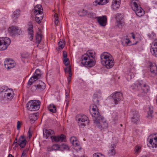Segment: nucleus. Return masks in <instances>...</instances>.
Instances as JSON below:
<instances>
[{
	"mask_svg": "<svg viewBox=\"0 0 157 157\" xmlns=\"http://www.w3.org/2000/svg\"><path fill=\"white\" fill-rule=\"evenodd\" d=\"M30 24V27H29L28 29V33L29 39L31 41H32L33 38V26L31 23H29Z\"/></svg>",
	"mask_w": 157,
	"mask_h": 157,
	"instance_id": "obj_24",
	"label": "nucleus"
},
{
	"mask_svg": "<svg viewBox=\"0 0 157 157\" xmlns=\"http://www.w3.org/2000/svg\"><path fill=\"white\" fill-rule=\"evenodd\" d=\"M63 58H66L67 57V53L65 51H63Z\"/></svg>",
	"mask_w": 157,
	"mask_h": 157,
	"instance_id": "obj_50",
	"label": "nucleus"
},
{
	"mask_svg": "<svg viewBox=\"0 0 157 157\" xmlns=\"http://www.w3.org/2000/svg\"><path fill=\"white\" fill-rule=\"evenodd\" d=\"M130 115L131 121L133 123L137 124L140 121V116L138 111L132 110L130 112Z\"/></svg>",
	"mask_w": 157,
	"mask_h": 157,
	"instance_id": "obj_9",
	"label": "nucleus"
},
{
	"mask_svg": "<svg viewBox=\"0 0 157 157\" xmlns=\"http://www.w3.org/2000/svg\"><path fill=\"white\" fill-rule=\"evenodd\" d=\"M112 58V56L109 53L107 52H104L100 56L101 64L105 63L106 61L109 60Z\"/></svg>",
	"mask_w": 157,
	"mask_h": 157,
	"instance_id": "obj_15",
	"label": "nucleus"
},
{
	"mask_svg": "<svg viewBox=\"0 0 157 157\" xmlns=\"http://www.w3.org/2000/svg\"><path fill=\"white\" fill-rule=\"evenodd\" d=\"M90 112L94 117V123L98 128L101 130L108 127L107 123L104 117L100 115L96 105L92 104L90 105Z\"/></svg>",
	"mask_w": 157,
	"mask_h": 157,
	"instance_id": "obj_1",
	"label": "nucleus"
},
{
	"mask_svg": "<svg viewBox=\"0 0 157 157\" xmlns=\"http://www.w3.org/2000/svg\"><path fill=\"white\" fill-rule=\"evenodd\" d=\"M131 34L132 35V37L133 39H134L135 38V36L134 35V33H131Z\"/></svg>",
	"mask_w": 157,
	"mask_h": 157,
	"instance_id": "obj_58",
	"label": "nucleus"
},
{
	"mask_svg": "<svg viewBox=\"0 0 157 157\" xmlns=\"http://www.w3.org/2000/svg\"><path fill=\"white\" fill-rule=\"evenodd\" d=\"M30 117H32L35 121H36L38 118V115L37 113H34L30 116Z\"/></svg>",
	"mask_w": 157,
	"mask_h": 157,
	"instance_id": "obj_44",
	"label": "nucleus"
},
{
	"mask_svg": "<svg viewBox=\"0 0 157 157\" xmlns=\"http://www.w3.org/2000/svg\"><path fill=\"white\" fill-rule=\"evenodd\" d=\"M11 43L10 39L7 37L0 38V50H6Z\"/></svg>",
	"mask_w": 157,
	"mask_h": 157,
	"instance_id": "obj_8",
	"label": "nucleus"
},
{
	"mask_svg": "<svg viewBox=\"0 0 157 157\" xmlns=\"http://www.w3.org/2000/svg\"><path fill=\"white\" fill-rule=\"evenodd\" d=\"M151 136H150L148 138L147 141L149 142L150 145H148L149 146H151L152 148L157 147V136L155 135L153 136V137L151 138Z\"/></svg>",
	"mask_w": 157,
	"mask_h": 157,
	"instance_id": "obj_12",
	"label": "nucleus"
},
{
	"mask_svg": "<svg viewBox=\"0 0 157 157\" xmlns=\"http://www.w3.org/2000/svg\"><path fill=\"white\" fill-rule=\"evenodd\" d=\"M52 149L53 151L60 150V145L58 144H53L52 146Z\"/></svg>",
	"mask_w": 157,
	"mask_h": 157,
	"instance_id": "obj_36",
	"label": "nucleus"
},
{
	"mask_svg": "<svg viewBox=\"0 0 157 157\" xmlns=\"http://www.w3.org/2000/svg\"><path fill=\"white\" fill-rule=\"evenodd\" d=\"M27 141L26 139L21 140V139H19L18 140V144L21 148H24L25 146Z\"/></svg>",
	"mask_w": 157,
	"mask_h": 157,
	"instance_id": "obj_31",
	"label": "nucleus"
},
{
	"mask_svg": "<svg viewBox=\"0 0 157 157\" xmlns=\"http://www.w3.org/2000/svg\"><path fill=\"white\" fill-rule=\"evenodd\" d=\"M48 150V151H53V150L52 149V146L51 147H48L47 148Z\"/></svg>",
	"mask_w": 157,
	"mask_h": 157,
	"instance_id": "obj_54",
	"label": "nucleus"
},
{
	"mask_svg": "<svg viewBox=\"0 0 157 157\" xmlns=\"http://www.w3.org/2000/svg\"><path fill=\"white\" fill-rule=\"evenodd\" d=\"M70 141L72 145L75 146H78L79 145V143L75 137H71L70 139Z\"/></svg>",
	"mask_w": 157,
	"mask_h": 157,
	"instance_id": "obj_28",
	"label": "nucleus"
},
{
	"mask_svg": "<svg viewBox=\"0 0 157 157\" xmlns=\"http://www.w3.org/2000/svg\"><path fill=\"white\" fill-rule=\"evenodd\" d=\"M117 21V25L118 27L122 26L124 24L123 15L121 13H117L116 16Z\"/></svg>",
	"mask_w": 157,
	"mask_h": 157,
	"instance_id": "obj_19",
	"label": "nucleus"
},
{
	"mask_svg": "<svg viewBox=\"0 0 157 157\" xmlns=\"http://www.w3.org/2000/svg\"><path fill=\"white\" fill-rule=\"evenodd\" d=\"M20 15V10H16L14 11L13 14V17L17 18L18 17V16Z\"/></svg>",
	"mask_w": 157,
	"mask_h": 157,
	"instance_id": "obj_39",
	"label": "nucleus"
},
{
	"mask_svg": "<svg viewBox=\"0 0 157 157\" xmlns=\"http://www.w3.org/2000/svg\"><path fill=\"white\" fill-rule=\"evenodd\" d=\"M153 112V108L152 106H150L149 107V111L148 112L147 117L151 119L152 117V114Z\"/></svg>",
	"mask_w": 157,
	"mask_h": 157,
	"instance_id": "obj_33",
	"label": "nucleus"
},
{
	"mask_svg": "<svg viewBox=\"0 0 157 157\" xmlns=\"http://www.w3.org/2000/svg\"><path fill=\"white\" fill-rule=\"evenodd\" d=\"M37 83L36 85L33 86V88H35L36 90H38L41 91L45 88V84L41 81H38L37 82Z\"/></svg>",
	"mask_w": 157,
	"mask_h": 157,
	"instance_id": "obj_18",
	"label": "nucleus"
},
{
	"mask_svg": "<svg viewBox=\"0 0 157 157\" xmlns=\"http://www.w3.org/2000/svg\"><path fill=\"white\" fill-rule=\"evenodd\" d=\"M110 150H109L108 155L109 156H113L116 153L115 148L116 146L115 144H112L109 146Z\"/></svg>",
	"mask_w": 157,
	"mask_h": 157,
	"instance_id": "obj_22",
	"label": "nucleus"
},
{
	"mask_svg": "<svg viewBox=\"0 0 157 157\" xmlns=\"http://www.w3.org/2000/svg\"><path fill=\"white\" fill-rule=\"evenodd\" d=\"M28 134H29V138H31L32 136V132L30 131V128L28 132Z\"/></svg>",
	"mask_w": 157,
	"mask_h": 157,
	"instance_id": "obj_49",
	"label": "nucleus"
},
{
	"mask_svg": "<svg viewBox=\"0 0 157 157\" xmlns=\"http://www.w3.org/2000/svg\"><path fill=\"white\" fill-rule=\"evenodd\" d=\"M117 119V116H116V117H115V119L114 121H115Z\"/></svg>",
	"mask_w": 157,
	"mask_h": 157,
	"instance_id": "obj_62",
	"label": "nucleus"
},
{
	"mask_svg": "<svg viewBox=\"0 0 157 157\" xmlns=\"http://www.w3.org/2000/svg\"><path fill=\"white\" fill-rule=\"evenodd\" d=\"M81 157H85V156H82Z\"/></svg>",
	"mask_w": 157,
	"mask_h": 157,
	"instance_id": "obj_64",
	"label": "nucleus"
},
{
	"mask_svg": "<svg viewBox=\"0 0 157 157\" xmlns=\"http://www.w3.org/2000/svg\"><path fill=\"white\" fill-rule=\"evenodd\" d=\"M42 74L37 73L35 72L33 75L30 78L28 84L29 85H31L33 83L39 79L41 77Z\"/></svg>",
	"mask_w": 157,
	"mask_h": 157,
	"instance_id": "obj_17",
	"label": "nucleus"
},
{
	"mask_svg": "<svg viewBox=\"0 0 157 157\" xmlns=\"http://www.w3.org/2000/svg\"><path fill=\"white\" fill-rule=\"evenodd\" d=\"M35 72L36 73H39L41 74H42L41 71L39 69H36V71H35Z\"/></svg>",
	"mask_w": 157,
	"mask_h": 157,
	"instance_id": "obj_52",
	"label": "nucleus"
},
{
	"mask_svg": "<svg viewBox=\"0 0 157 157\" xmlns=\"http://www.w3.org/2000/svg\"><path fill=\"white\" fill-rule=\"evenodd\" d=\"M72 74H69L68 77L67 78V81L68 84H69L70 82L71 79V78Z\"/></svg>",
	"mask_w": 157,
	"mask_h": 157,
	"instance_id": "obj_48",
	"label": "nucleus"
},
{
	"mask_svg": "<svg viewBox=\"0 0 157 157\" xmlns=\"http://www.w3.org/2000/svg\"><path fill=\"white\" fill-rule=\"evenodd\" d=\"M134 75L133 74H132L131 73H128L127 75V78L128 79H131L132 78L134 77Z\"/></svg>",
	"mask_w": 157,
	"mask_h": 157,
	"instance_id": "obj_45",
	"label": "nucleus"
},
{
	"mask_svg": "<svg viewBox=\"0 0 157 157\" xmlns=\"http://www.w3.org/2000/svg\"><path fill=\"white\" fill-rule=\"evenodd\" d=\"M141 157H147L146 156H142Z\"/></svg>",
	"mask_w": 157,
	"mask_h": 157,
	"instance_id": "obj_63",
	"label": "nucleus"
},
{
	"mask_svg": "<svg viewBox=\"0 0 157 157\" xmlns=\"http://www.w3.org/2000/svg\"><path fill=\"white\" fill-rule=\"evenodd\" d=\"M26 150H24V151H23L22 153V154H21V157H23V156H24L26 154Z\"/></svg>",
	"mask_w": 157,
	"mask_h": 157,
	"instance_id": "obj_53",
	"label": "nucleus"
},
{
	"mask_svg": "<svg viewBox=\"0 0 157 157\" xmlns=\"http://www.w3.org/2000/svg\"><path fill=\"white\" fill-rule=\"evenodd\" d=\"M8 31L10 34L12 36L17 34L20 35L22 33V31L20 28L14 26L10 27Z\"/></svg>",
	"mask_w": 157,
	"mask_h": 157,
	"instance_id": "obj_11",
	"label": "nucleus"
},
{
	"mask_svg": "<svg viewBox=\"0 0 157 157\" xmlns=\"http://www.w3.org/2000/svg\"><path fill=\"white\" fill-rule=\"evenodd\" d=\"M14 95V93L12 89H9L6 91L4 93V98L5 100L10 101L13 98Z\"/></svg>",
	"mask_w": 157,
	"mask_h": 157,
	"instance_id": "obj_13",
	"label": "nucleus"
},
{
	"mask_svg": "<svg viewBox=\"0 0 157 157\" xmlns=\"http://www.w3.org/2000/svg\"><path fill=\"white\" fill-rule=\"evenodd\" d=\"M19 139H21V140H23L24 139H25V137L24 136H21Z\"/></svg>",
	"mask_w": 157,
	"mask_h": 157,
	"instance_id": "obj_55",
	"label": "nucleus"
},
{
	"mask_svg": "<svg viewBox=\"0 0 157 157\" xmlns=\"http://www.w3.org/2000/svg\"><path fill=\"white\" fill-rule=\"evenodd\" d=\"M8 157H13V156L12 155L9 154L8 155Z\"/></svg>",
	"mask_w": 157,
	"mask_h": 157,
	"instance_id": "obj_60",
	"label": "nucleus"
},
{
	"mask_svg": "<svg viewBox=\"0 0 157 157\" xmlns=\"http://www.w3.org/2000/svg\"><path fill=\"white\" fill-rule=\"evenodd\" d=\"M112 97L114 103L116 105L118 104L119 102L122 99V94L120 92H116L115 93L112 95Z\"/></svg>",
	"mask_w": 157,
	"mask_h": 157,
	"instance_id": "obj_14",
	"label": "nucleus"
},
{
	"mask_svg": "<svg viewBox=\"0 0 157 157\" xmlns=\"http://www.w3.org/2000/svg\"><path fill=\"white\" fill-rule=\"evenodd\" d=\"M109 0H95V3L99 5H103L109 2Z\"/></svg>",
	"mask_w": 157,
	"mask_h": 157,
	"instance_id": "obj_32",
	"label": "nucleus"
},
{
	"mask_svg": "<svg viewBox=\"0 0 157 157\" xmlns=\"http://www.w3.org/2000/svg\"><path fill=\"white\" fill-rule=\"evenodd\" d=\"M154 48L150 49V51L152 54L157 57V40L154 43Z\"/></svg>",
	"mask_w": 157,
	"mask_h": 157,
	"instance_id": "obj_25",
	"label": "nucleus"
},
{
	"mask_svg": "<svg viewBox=\"0 0 157 157\" xmlns=\"http://www.w3.org/2000/svg\"><path fill=\"white\" fill-rule=\"evenodd\" d=\"M21 125L19 121H18L17 122V130H19L20 128Z\"/></svg>",
	"mask_w": 157,
	"mask_h": 157,
	"instance_id": "obj_51",
	"label": "nucleus"
},
{
	"mask_svg": "<svg viewBox=\"0 0 157 157\" xmlns=\"http://www.w3.org/2000/svg\"><path fill=\"white\" fill-rule=\"evenodd\" d=\"M150 66V71L152 74L151 76L154 77L157 74V66L155 64H151Z\"/></svg>",
	"mask_w": 157,
	"mask_h": 157,
	"instance_id": "obj_23",
	"label": "nucleus"
},
{
	"mask_svg": "<svg viewBox=\"0 0 157 157\" xmlns=\"http://www.w3.org/2000/svg\"><path fill=\"white\" fill-rule=\"evenodd\" d=\"M43 10L40 5H37L35 7L34 13L36 16L35 20L36 22L40 24L41 20L43 18L44 16L43 15Z\"/></svg>",
	"mask_w": 157,
	"mask_h": 157,
	"instance_id": "obj_4",
	"label": "nucleus"
},
{
	"mask_svg": "<svg viewBox=\"0 0 157 157\" xmlns=\"http://www.w3.org/2000/svg\"><path fill=\"white\" fill-rule=\"evenodd\" d=\"M130 40L128 39H126V40L125 41V43H126L127 44H128V43L130 42Z\"/></svg>",
	"mask_w": 157,
	"mask_h": 157,
	"instance_id": "obj_56",
	"label": "nucleus"
},
{
	"mask_svg": "<svg viewBox=\"0 0 157 157\" xmlns=\"http://www.w3.org/2000/svg\"><path fill=\"white\" fill-rule=\"evenodd\" d=\"M137 0H132L131 4L134 7L133 10L136 15L139 17L143 16L144 13V11L140 6H139L136 1Z\"/></svg>",
	"mask_w": 157,
	"mask_h": 157,
	"instance_id": "obj_7",
	"label": "nucleus"
},
{
	"mask_svg": "<svg viewBox=\"0 0 157 157\" xmlns=\"http://www.w3.org/2000/svg\"><path fill=\"white\" fill-rule=\"evenodd\" d=\"M120 0H113L112 6L113 9L116 10L120 6Z\"/></svg>",
	"mask_w": 157,
	"mask_h": 157,
	"instance_id": "obj_26",
	"label": "nucleus"
},
{
	"mask_svg": "<svg viewBox=\"0 0 157 157\" xmlns=\"http://www.w3.org/2000/svg\"><path fill=\"white\" fill-rule=\"evenodd\" d=\"M105 66L108 69L112 68L114 65V61L113 58H112L109 60H107L106 62L102 64Z\"/></svg>",
	"mask_w": 157,
	"mask_h": 157,
	"instance_id": "obj_21",
	"label": "nucleus"
},
{
	"mask_svg": "<svg viewBox=\"0 0 157 157\" xmlns=\"http://www.w3.org/2000/svg\"><path fill=\"white\" fill-rule=\"evenodd\" d=\"M6 63L5 65L6 67L8 69L14 67L15 66V64L9 61H7L6 59Z\"/></svg>",
	"mask_w": 157,
	"mask_h": 157,
	"instance_id": "obj_27",
	"label": "nucleus"
},
{
	"mask_svg": "<svg viewBox=\"0 0 157 157\" xmlns=\"http://www.w3.org/2000/svg\"><path fill=\"white\" fill-rule=\"evenodd\" d=\"M60 150H68L69 149L68 146L67 145L64 144H63L60 146Z\"/></svg>",
	"mask_w": 157,
	"mask_h": 157,
	"instance_id": "obj_38",
	"label": "nucleus"
},
{
	"mask_svg": "<svg viewBox=\"0 0 157 157\" xmlns=\"http://www.w3.org/2000/svg\"><path fill=\"white\" fill-rule=\"evenodd\" d=\"M17 138H16L15 139V140H14V141L13 144H17Z\"/></svg>",
	"mask_w": 157,
	"mask_h": 157,
	"instance_id": "obj_59",
	"label": "nucleus"
},
{
	"mask_svg": "<svg viewBox=\"0 0 157 157\" xmlns=\"http://www.w3.org/2000/svg\"><path fill=\"white\" fill-rule=\"evenodd\" d=\"M41 33V32L39 31V32L36 33V43L38 44L40 43L42 38V35Z\"/></svg>",
	"mask_w": 157,
	"mask_h": 157,
	"instance_id": "obj_29",
	"label": "nucleus"
},
{
	"mask_svg": "<svg viewBox=\"0 0 157 157\" xmlns=\"http://www.w3.org/2000/svg\"><path fill=\"white\" fill-rule=\"evenodd\" d=\"M54 18H55V25H57L59 22L58 21V17L56 13H55L54 14Z\"/></svg>",
	"mask_w": 157,
	"mask_h": 157,
	"instance_id": "obj_43",
	"label": "nucleus"
},
{
	"mask_svg": "<svg viewBox=\"0 0 157 157\" xmlns=\"http://www.w3.org/2000/svg\"><path fill=\"white\" fill-rule=\"evenodd\" d=\"M67 67L64 68V71L66 73H68L69 75L71 74V69L70 66H67Z\"/></svg>",
	"mask_w": 157,
	"mask_h": 157,
	"instance_id": "obj_40",
	"label": "nucleus"
},
{
	"mask_svg": "<svg viewBox=\"0 0 157 157\" xmlns=\"http://www.w3.org/2000/svg\"><path fill=\"white\" fill-rule=\"evenodd\" d=\"M95 52L92 50L88 51L86 54L82 56L81 63L87 67H92L95 64Z\"/></svg>",
	"mask_w": 157,
	"mask_h": 157,
	"instance_id": "obj_2",
	"label": "nucleus"
},
{
	"mask_svg": "<svg viewBox=\"0 0 157 157\" xmlns=\"http://www.w3.org/2000/svg\"><path fill=\"white\" fill-rule=\"evenodd\" d=\"M18 146V144H16L15 146V147H13V148L14 149L15 147H17Z\"/></svg>",
	"mask_w": 157,
	"mask_h": 157,
	"instance_id": "obj_61",
	"label": "nucleus"
},
{
	"mask_svg": "<svg viewBox=\"0 0 157 157\" xmlns=\"http://www.w3.org/2000/svg\"><path fill=\"white\" fill-rule=\"evenodd\" d=\"M87 10H81L78 12V14L80 16H85L87 15Z\"/></svg>",
	"mask_w": 157,
	"mask_h": 157,
	"instance_id": "obj_34",
	"label": "nucleus"
},
{
	"mask_svg": "<svg viewBox=\"0 0 157 157\" xmlns=\"http://www.w3.org/2000/svg\"><path fill=\"white\" fill-rule=\"evenodd\" d=\"M30 121L32 122V123H33L35 121L33 120V118L32 117H30Z\"/></svg>",
	"mask_w": 157,
	"mask_h": 157,
	"instance_id": "obj_57",
	"label": "nucleus"
},
{
	"mask_svg": "<svg viewBox=\"0 0 157 157\" xmlns=\"http://www.w3.org/2000/svg\"><path fill=\"white\" fill-rule=\"evenodd\" d=\"M101 97V92L100 91L96 92L94 94L93 101L97 105H99V99Z\"/></svg>",
	"mask_w": 157,
	"mask_h": 157,
	"instance_id": "obj_20",
	"label": "nucleus"
},
{
	"mask_svg": "<svg viewBox=\"0 0 157 157\" xmlns=\"http://www.w3.org/2000/svg\"><path fill=\"white\" fill-rule=\"evenodd\" d=\"M76 120L78 121L79 125L81 126L84 127L86 124L88 125L89 124V121L88 118L85 115H78L76 116Z\"/></svg>",
	"mask_w": 157,
	"mask_h": 157,
	"instance_id": "obj_6",
	"label": "nucleus"
},
{
	"mask_svg": "<svg viewBox=\"0 0 157 157\" xmlns=\"http://www.w3.org/2000/svg\"><path fill=\"white\" fill-rule=\"evenodd\" d=\"M40 105V101L39 100H31L27 104V108L30 111H36L39 109Z\"/></svg>",
	"mask_w": 157,
	"mask_h": 157,
	"instance_id": "obj_5",
	"label": "nucleus"
},
{
	"mask_svg": "<svg viewBox=\"0 0 157 157\" xmlns=\"http://www.w3.org/2000/svg\"><path fill=\"white\" fill-rule=\"evenodd\" d=\"M29 56V54L28 53H26L21 54V57L23 59L28 58Z\"/></svg>",
	"mask_w": 157,
	"mask_h": 157,
	"instance_id": "obj_42",
	"label": "nucleus"
},
{
	"mask_svg": "<svg viewBox=\"0 0 157 157\" xmlns=\"http://www.w3.org/2000/svg\"><path fill=\"white\" fill-rule=\"evenodd\" d=\"M9 89L6 86H2L0 88V92H1L5 93L6 91Z\"/></svg>",
	"mask_w": 157,
	"mask_h": 157,
	"instance_id": "obj_41",
	"label": "nucleus"
},
{
	"mask_svg": "<svg viewBox=\"0 0 157 157\" xmlns=\"http://www.w3.org/2000/svg\"><path fill=\"white\" fill-rule=\"evenodd\" d=\"M69 60V59L66 58L63 60V63L66 66H68L69 64V63L67 62Z\"/></svg>",
	"mask_w": 157,
	"mask_h": 157,
	"instance_id": "obj_46",
	"label": "nucleus"
},
{
	"mask_svg": "<svg viewBox=\"0 0 157 157\" xmlns=\"http://www.w3.org/2000/svg\"><path fill=\"white\" fill-rule=\"evenodd\" d=\"M135 89L138 90H140L141 89L143 91L146 92L148 91V87L145 84L143 83V82L141 81L140 82H137L135 84Z\"/></svg>",
	"mask_w": 157,
	"mask_h": 157,
	"instance_id": "obj_10",
	"label": "nucleus"
},
{
	"mask_svg": "<svg viewBox=\"0 0 157 157\" xmlns=\"http://www.w3.org/2000/svg\"><path fill=\"white\" fill-rule=\"evenodd\" d=\"M96 14L95 13H90L88 14V16L91 18L95 17Z\"/></svg>",
	"mask_w": 157,
	"mask_h": 157,
	"instance_id": "obj_47",
	"label": "nucleus"
},
{
	"mask_svg": "<svg viewBox=\"0 0 157 157\" xmlns=\"http://www.w3.org/2000/svg\"><path fill=\"white\" fill-rule=\"evenodd\" d=\"M58 45L59 48L60 49H62L64 46V42L63 40H60L58 42Z\"/></svg>",
	"mask_w": 157,
	"mask_h": 157,
	"instance_id": "obj_35",
	"label": "nucleus"
},
{
	"mask_svg": "<svg viewBox=\"0 0 157 157\" xmlns=\"http://www.w3.org/2000/svg\"><path fill=\"white\" fill-rule=\"evenodd\" d=\"M99 25L102 27L105 26L107 24V18L105 16H102L101 17H95Z\"/></svg>",
	"mask_w": 157,
	"mask_h": 157,
	"instance_id": "obj_16",
	"label": "nucleus"
},
{
	"mask_svg": "<svg viewBox=\"0 0 157 157\" xmlns=\"http://www.w3.org/2000/svg\"><path fill=\"white\" fill-rule=\"evenodd\" d=\"M141 148V147L140 145H137L135 148V153L136 154H138L140 151V150Z\"/></svg>",
	"mask_w": 157,
	"mask_h": 157,
	"instance_id": "obj_37",
	"label": "nucleus"
},
{
	"mask_svg": "<svg viewBox=\"0 0 157 157\" xmlns=\"http://www.w3.org/2000/svg\"><path fill=\"white\" fill-rule=\"evenodd\" d=\"M47 108L48 110L51 113H54L56 112V107L53 104H50Z\"/></svg>",
	"mask_w": 157,
	"mask_h": 157,
	"instance_id": "obj_30",
	"label": "nucleus"
},
{
	"mask_svg": "<svg viewBox=\"0 0 157 157\" xmlns=\"http://www.w3.org/2000/svg\"><path fill=\"white\" fill-rule=\"evenodd\" d=\"M54 134V132L51 129H45L44 131L43 135L46 139L50 137L52 142H55L57 143L59 142H62L64 141L65 139V136L63 134H61L60 136H54L53 135Z\"/></svg>",
	"mask_w": 157,
	"mask_h": 157,
	"instance_id": "obj_3",
	"label": "nucleus"
}]
</instances>
